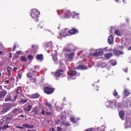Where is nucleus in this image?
<instances>
[{
    "instance_id": "f257e3e1",
    "label": "nucleus",
    "mask_w": 131,
    "mask_h": 131,
    "mask_svg": "<svg viewBox=\"0 0 131 131\" xmlns=\"http://www.w3.org/2000/svg\"><path fill=\"white\" fill-rule=\"evenodd\" d=\"M57 12L58 15L60 14L61 19L69 18L71 15H72L73 18H75L79 14H76L74 12L70 13L69 10H61L59 11H57Z\"/></svg>"
},
{
    "instance_id": "f03ea898",
    "label": "nucleus",
    "mask_w": 131,
    "mask_h": 131,
    "mask_svg": "<svg viewBox=\"0 0 131 131\" xmlns=\"http://www.w3.org/2000/svg\"><path fill=\"white\" fill-rule=\"evenodd\" d=\"M68 74L69 80L74 79L76 78V77L79 75V73H78L75 70H72L69 72Z\"/></svg>"
},
{
    "instance_id": "7ed1b4c3",
    "label": "nucleus",
    "mask_w": 131,
    "mask_h": 131,
    "mask_svg": "<svg viewBox=\"0 0 131 131\" xmlns=\"http://www.w3.org/2000/svg\"><path fill=\"white\" fill-rule=\"evenodd\" d=\"M40 13V12L37 10L35 9H33L31 10V15L32 18H36L35 21H37Z\"/></svg>"
},
{
    "instance_id": "20e7f679",
    "label": "nucleus",
    "mask_w": 131,
    "mask_h": 131,
    "mask_svg": "<svg viewBox=\"0 0 131 131\" xmlns=\"http://www.w3.org/2000/svg\"><path fill=\"white\" fill-rule=\"evenodd\" d=\"M19 98V97L18 95H15L12 99L11 98L9 94H8L5 98V101L6 102H8L10 101H15L16 99L17 98Z\"/></svg>"
},
{
    "instance_id": "39448f33",
    "label": "nucleus",
    "mask_w": 131,
    "mask_h": 131,
    "mask_svg": "<svg viewBox=\"0 0 131 131\" xmlns=\"http://www.w3.org/2000/svg\"><path fill=\"white\" fill-rule=\"evenodd\" d=\"M70 30L68 28H65L63 30L62 32L60 34V37H65L66 36L69 35Z\"/></svg>"
},
{
    "instance_id": "423d86ee",
    "label": "nucleus",
    "mask_w": 131,
    "mask_h": 131,
    "mask_svg": "<svg viewBox=\"0 0 131 131\" xmlns=\"http://www.w3.org/2000/svg\"><path fill=\"white\" fill-rule=\"evenodd\" d=\"M54 89L49 87H46L44 88V91L47 94H50L52 93L54 91Z\"/></svg>"
},
{
    "instance_id": "0eeeda50",
    "label": "nucleus",
    "mask_w": 131,
    "mask_h": 131,
    "mask_svg": "<svg viewBox=\"0 0 131 131\" xmlns=\"http://www.w3.org/2000/svg\"><path fill=\"white\" fill-rule=\"evenodd\" d=\"M72 45L71 44H68L64 47L63 49V51L64 52L70 51H71V47Z\"/></svg>"
},
{
    "instance_id": "6e6552de",
    "label": "nucleus",
    "mask_w": 131,
    "mask_h": 131,
    "mask_svg": "<svg viewBox=\"0 0 131 131\" xmlns=\"http://www.w3.org/2000/svg\"><path fill=\"white\" fill-rule=\"evenodd\" d=\"M32 107L30 104L28 103L26 104L24 106L23 109L26 112L29 111Z\"/></svg>"
},
{
    "instance_id": "1a4fd4ad",
    "label": "nucleus",
    "mask_w": 131,
    "mask_h": 131,
    "mask_svg": "<svg viewBox=\"0 0 131 131\" xmlns=\"http://www.w3.org/2000/svg\"><path fill=\"white\" fill-rule=\"evenodd\" d=\"M74 55V53L73 52L70 54H65V57L66 58H67L69 60H71L73 58Z\"/></svg>"
},
{
    "instance_id": "9d476101",
    "label": "nucleus",
    "mask_w": 131,
    "mask_h": 131,
    "mask_svg": "<svg viewBox=\"0 0 131 131\" xmlns=\"http://www.w3.org/2000/svg\"><path fill=\"white\" fill-rule=\"evenodd\" d=\"M91 54L94 56H97L102 55L103 54V52L102 51H99L98 50H97L96 51Z\"/></svg>"
},
{
    "instance_id": "9b49d317",
    "label": "nucleus",
    "mask_w": 131,
    "mask_h": 131,
    "mask_svg": "<svg viewBox=\"0 0 131 131\" xmlns=\"http://www.w3.org/2000/svg\"><path fill=\"white\" fill-rule=\"evenodd\" d=\"M11 107V105L9 103H6L4 104L3 106L4 109L8 111Z\"/></svg>"
},
{
    "instance_id": "f8f14e48",
    "label": "nucleus",
    "mask_w": 131,
    "mask_h": 131,
    "mask_svg": "<svg viewBox=\"0 0 131 131\" xmlns=\"http://www.w3.org/2000/svg\"><path fill=\"white\" fill-rule=\"evenodd\" d=\"M63 70H60L57 71L55 73V75L56 77L61 76V77H62V75L63 74Z\"/></svg>"
},
{
    "instance_id": "ddd939ff",
    "label": "nucleus",
    "mask_w": 131,
    "mask_h": 131,
    "mask_svg": "<svg viewBox=\"0 0 131 131\" xmlns=\"http://www.w3.org/2000/svg\"><path fill=\"white\" fill-rule=\"evenodd\" d=\"M115 107L117 108H119L123 106V104L121 103L116 102L115 103Z\"/></svg>"
},
{
    "instance_id": "4468645a",
    "label": "nucleus",
    "mask_w": 131,
    "mask_h": 131,
    "mask_svg": "<svg viewBox=\"0 0 131 131\" xmlns=\"http://www.w3.org/2000/svg\"><path fill=\"white\" fill-rule=\"evenodd\" d=\"M78 31L77 29H72L70 30V36L72 34H75L78 33Z\"/></svg>"
},
{
    "instance_id": "2eb2a0df",
    "label": "nucleus",
    "mask_w": 131,
    "mask_h": 131,
    "mask_svg": "<svg viewBox=\"0 0 131 131\" xmlns=\"http://www.w3.org/2000/svg\"><path fill=\"white\" fill-rule=\"evenodd\" d=\"M7 92L5 90H3L0 92V98H3L6 94Z\"/></svg>"
},
{
    "instance_id": "dca6fc26",
    "label": "nucleus",
    "mask_w": 131,
    "mask_h": 131,
    "mask_svg": "<svg viewBox=\"0 0 131 131\" xmlns=\"http://www.w3.org/2000/svg\"><path fill=\"white\" fill-rule=\"evenodd\" d=\"M125 128H127L129 127H131V122L130 121H126L124 125Z\"/></svg>"
},
{
    "instance_id": "f3484780",
    "label": "nucleus",
    "mask_w": 131,
    "mask_h": 131,
    "mask_svg": "<svg viewBox=\"0 0 131 131\" xmlns=\"http://www.w3.org/2000/svg\"><path fill=\"white\" fill-rule=\"evenodd\" d=\"M22 126L24 127V128H33L34 127V126L33 125H29L27 124H25L22 125Z\"/></svg>"
},
{
    "instance_id": "a211bd4d",
    "label": "nucleus",
    "mask_w": 131,
    "mask_h": 131,
    "mask_svg": "<svg viewBox=\"0 0 131 131\" xmlns=\"http://www.w3.org/2000/svg\"><path fill=\"white\" fill-rule=\"evenodd\" d=\"M108 41L109 44H112L113 42V38L112 35L109 36L108 37Z\"/></svg>"
},
{
    "instance_id": "6ab92c4d",
    "label": "nucleus",
    "mask_w": 131,
    "mask_h": 131,
    "mask_svg": "<svg viewBox=\"0 0 131 131\" xmlns=\"http://www.w3.org/2000/svg\"><path fill=\"white\" fill-rule=\"evenodd\" d=\"M113 55L112 53H106L104 55V57L106 59H109Z\"/></svg>"
},
{
    "instance_id": "aec40b11",
    "label": "nucleus",
    "mask_w": 131,
    "mask_h": 131,
    "mask_svg": "<svg viewBox=\"0 0 131 131\" xmlns=\"http://www.w3.org/2000/svg\"><path fill=\"white\" fill-rule=\"evenodd\" d=\"M78 69H80L82 70H84L88 69V67L84 65H81L79 66L78 67Z\"/></svg>"
},
{
    "instance_id": "412c9836",
    "label": "nucleus",
    "mask_w": 131,
    "mask_h": 131,
    "mask_svg": "<svg viewBox=\"0 0 131 131\" xmlns=\"http://www.w3.org/2000/svg\"><path fill=\"white\" fill-rule=\"evenodd\" d=\"M119 115L121 118L122 119H124L125 117H124V113L123 111H121L119 112Z\"/></svg>"
},
{
    "instance_id": "4be33fe9",
    "label": "nucleus",
    "mask_w": 131,
    "mask_h": 131,
    "mask_svg": "<svg viewBox=\"0 0 131 131\" xmlns=\"http://www.w3.org/2000/svg\"><path fill=\"white\" fill-rule=\"evenodd\" d=\"M123 52L121 51L120 50H115L114 52V53L117 55H118L120 54H123Z\"/></svg>"
},
{
    "instance_id": "5701e85b",
    "label": "nucleus",
    "mask_w": 131,
    "mask_h": 131,
    "mask_svg": "<svg viewBox=\"0 0 131 131\" xmlns=\"http://www.w3.org/2000/svg\"><path fill=\"white\" fill-rule=\"evenodd\" d=\"M53 59V60L54 64H57V57L56 55L54 54L53 55H52Z\"/></svg>"
},
{
    "instance_id": "b1692460",
    "label": "nucleus",
    "mask_w": 131,
    "mask_h": 131,
    "mask_svg": "<svg viewBox=\"0 0 131 131\" xmlns=\"http://www.w3.org/2000/svg\"><path fill=\"white\" fill-rule=\"evenodd\" d=\"M36 57L37 60H42L43 59V55L42 54H38L37 55Z\"/></svg>"
},
{
    "instance_id": "393cba45",
    "label": "nucleus",
    "mask_w": 131,
    "mask_h": 131,
    "mask_svg": "<svg viewBox=\"0 0 131 131\" xmlns=\"http://www.w3.org/2000/svg\"><path fill=\"white\" fill-rule=\"evenodd\" d=\"M129 93H130L127 90L125 89L123 93V95L124 96L126 97L128 95Z\"/></svg>"
},
{
    "instance_id": "a878e982",
    "label": "nucleus",
    "mask_w": 131,
    "mask_h": 131,
    "mask_svg": "<svg viewBox=\"0 0 131 131\" xmlns=\"http://www.w3.org/2000/svg\"><path fill=\"white\" fill-rule=\"evenodd\" d=\"M38 110L37 107V106H35L32 112H34L35 115H37L38 114Z\"/></svg>"
},
{
    "instance_id": "bb28decb",
    "label": "nucleus",
    "mask_w": 131,
    "mask_h": 131,
    "mask_svg": "<svg viewBox=\"0 0 131 131\" xmlns=\"http://www.w3.org/2000/svg\"><path fill=\"white\" fill-rule=\"evenodd\" d=\"M19 109L16 108L14 110L12 111V112L14 113L15 115L16 114H18L19 112Z\"/></svg>"
},
{
    "instance_id": "cd10ccee",
    "label": "nucleus",
    "mask_w": 131,
    "mask_h": 131,
    "mask_svg": "<svg viewBox=\"0 0 131 131\" xmlns=\"http://www.w3.org/2000/svg\"><path fill=\"white\" fill-rule=\"evenodd\" d=\"M9 127V126L8 125H4L2 127H0V129L2 130H4V129H6L8 128Z\"/></svg>"
},
{
    "instance_id": "c85d7f7f",
    "label": "nucleus",
    "mask_w": 131,
    "mask_h": 131,
    "mask_svg": "<svg viewBox=\"0 0 131 131\" xmlns=\"http://www.w3.org/2000/svg\"><path fill=\"white\" fill-rule=\"evenodd\" d=\"M40 96V95L38 94H33L32 95V97L33 98H37L39 97Z\"/></svg>"
},
{
    "instance_id": "c756f323",
    "label": "nucleus",
    "mask_w": 131,
    "mask_h": 131,
    "mask_svg": "<svg viewBox=\"0 0 131 131\" xmlns=\"http://www.w3.org/2000/svg\"><path fill=\"white\" fill-rule=\"evenodd\" d=\"M45 104L48 107L49 109L51 111L52 110V106L51 105V104H50L48 102H46L45 103Z\"/></svg>"
},
{
    "instance_id": "7c9ffc66",
    "label": "nucleus",
    "mask_w": 131,
    "mask_h": 131,
    "mask_svg": "<svg viewBox=\"0 0 131 131\" xmlns=\"http://www.w3.org/2000/svg\"><path fill=\"white\" fill-rule=\"evenodd\" d=\"M7 112V111L3 108V109L0 111V115H3Z\"/></svg>"
},
{
    "instance_id": "2f4dec72",
    "label": "nucleus",
    "mask_w": 131,
    "mask_h": 131,
    "mask_svg": "<svg viewBox=\"0 0 131 131\" xmlns=\"http://www.w3.org/2000/svg\"><path fill=\"white\" fill-rule=\"evenodd\" d=\"M20 89L21 87L20 86H19L17 88L16 91V93L17 94H18L20 93L19 91H20Z\"/></svg>"
},
{
    "instance_id": "473e14b6",
    "label": "nucleus",
    "mask_w": 131,
    "mask_h": 131,
    "mask_svg": "<svg viewBox=\"0 0 131 131\" xmlns=\"http://www.w3.org/2000/svg\"><path fill=\"white\" fill-rule=\"evenodd\" d=\"M111 63L112 66H114L116 64V61L114 60H112L111 61Z\"/></svg>"
},
{
    "instance_id": "72a5a7b5",
    "label": "nucleus",
    "mask_w": 131,
    "mask_h": 131,
    "mask_svg": "<svg viewBox=\"0 0 131 131\" xmlns=\"http://www.w3.org/2000/svg\"><path fill=\"white\" fill-rule=\"evenodd\" d=\"M9 115L12 118H14L16 115L14 113H12V112H11L9 113Z\"/></svg>"
},
{
    "instance_id": "f704fd0d",
    "label": "nucleus",
    "mask_w": 131,
    "mask_h": 131,
    "mask_svg": "<svg viewBox=\"0 0 131 131\" xmlns=\"http://www.w3.org/2000/svg\"><path fill=\"white\" fill-rule=\"evenodd\" d=\"M71 121L73 123H76V121L75 119L73 117H71L70 118Z\"/></svg>"
},
{
    "instance_id": "c9c22d12",
    "label": "nucleus",
    "mask_w": 131,
    "mask_h": 131,
    "mask_svg": "<svg viewBox=\"0 0 131 131\" xmlns=\"http://www.w3.org/2000/svg\"><path fill=\"white\" fill-rule=\"evenodd\" d=\"M47 47H52V42H50L47 44L46 46Z\"/></svg>"
},
{
    "instance_id": "e433bc0d",
    "label": "nucleus",
    "mask_w": 131,
    "mask_h": 131,
    "mask_svg": "<svg viewBox=\"0 0 131 131\" xmlns=\"http://www.w3.org/2000/svg\"><path fill=\"white\" fill-rule=\"evenodd\" d=\"M21 60L23 61H26L27 60L26 58L24 56H22L21 57Z\"/></svg>"
},
{
    "instance_id": "4c0bfd02",
    "label": "nucleus",
    "mask_w": 131,
    "mask_h": 131,
    "mask_svg": "<svg viewBox=\"0 0 131 131\" xmlns=\"http://www.w3.org/2000/svg\"><path fill=\"white\" fill-rule=\"evenodd\" d=\"M27 101V99H23L20 100V102L22 103H24L26 102Z\"/></svg>"
},
{
    "instance_id": "58836bf2",
    "label": "nucleus",
    "mask_w": 131,
    "mask_h": 131,
    "mask_svg": "<svg viewBox=\"0 0 131 131\" xmlns=\"http://www.w3.org/2000/svg\"><path fill=\"white\" fill-rule=\"evenodd\" d=\"M106 65V64L105 62H102L101 64V66L102 68H104Z\"/></svg>"
},
{
    "instance_id": "ea45409f",
    "label": "nucleus",
    "mask_w": 131,
    "mask_h": 131,
    "mask_svg": "<svg viewBox=\"0 0 131 131\" xmlns=\"http://www.w3.org/2000/svg\"><path fill=\"white\" fill-rule=\"evenodd\" d=\"M64 125L66 126H68L70 125L69 123L67 122H63Z\"/></svg>"
},
{
    "instance_id": "a19ab883",
    "label": "nucleus",
    "mask_w": 131,
    "mask_h": 131,
    "mask_svg": "<svg viewBox=\"0 0 131 131\" xmlns=\"http://www.w3.org/2000/svg\"><path fill=\"white\" fill-rule=\"evenodd\" d=\"M27 76L29 78H30L32 77V74L31 72H29L27 73Z\"/></svg>"
},
{
    "instance_id": "79ce46f5",
    "label": "nucleus",
    "mask_w": 131,
    "mask_h": 131,
    "mask_svg": "<svg viewBox=\"0 0 131 131\" xmlns=\"http://www.w3.org/2000/svg\"><path fill=\"white\" fill-rule=\"evenodd\" d=\"M115 34H116L117 35H118V36L120 35V33L119 31H117V30L115 32Z\"/></svg>"
},
{
    "instance_id": "37998d69",
    "label": "nucleus",
    "mask_w": 131,
    "mask_h": 131,
    "mask_svg": "<svg viewBox=\"0 0 131 131\" xmlns=\"http://www.w3.org/2000/svg\"><path fill=\"white\" fill-rule=\"evenodd\" d=\"M85 131H95L94 128H90L89 129H87Z\"/></svg>"
},
{
    "instance_id": "c03bdc74",
    "label": "nucleus",
    "mask_w": 131,
    "mask_h": 131,
    "mask_svg": "<svg viewBox=\"0 0 131 131\" xmlns=\"http://www.w3.org/2000/svg\"><path fill=\"white\" fill-rule=\"evenodd\" d=\"M109 106H108V107H111L113 105V102L110 101V103L109 104Z\"/></svg>"
},
{
    "instance_id": "a18cd8bd",
    "label": "nucleus",
    "mask_w": 131,
    "mask_h": 131,
    "mask_svg": "<svg viewBox=\"0 0 131 131\" xmlns=\"http://www.w3.org/2000/svg\"><path fill=\"white\" fill-rule=\"evenodd\" d=\"M110 103V101H108L107 102H106L105 103V105L107 107H108V106H109V104Z\"/></svg>"
},
{
    "instance_id": "49530a36",
    "label": "nucleus",
    "mask_w": 131,
    "mask_h": 131,
    "mask_svg": "<svg viewBox=\"0 0 131 131\" xmlns=\"http://www.w3.org/2000/svg\"><path fill=\"white\" fill-rule=\"evenodd\" d=\"M28 58L29 60H32L33 59V57L31 55H29L28 56Z\"/></svg>"
},
{
    "instance_id": "de8ad7c7",
    "label": "nucleus",
    "mask_w": 131,
    "mask_h": 131,
    "mask_svg": "<svg viewBox=\"0 0 131 131\" xmlns=\"http://www.w3.org/2000/svg\"><path fill=\"white\" fill-rule=\"evenodd\" d=\"M113 95L115 96H117L118 95V93L116 92V91L115 90H114V93H113Z\"/></svg>"
},
{
    "instance_id": "09e8293b",
    "label": "nucleus",
    "mask_w": 131,
    "mask_h": 131,
    "mask_svg": "<svg viewBox=\"0 0 131 131\" xmlns=\"http://www.w3.org/2000/svg\"><path fill=\"white\" fill-rule=\"evenodd\" d=\"M2 121L4 122L7 121V118L6 117L3 118L2 119Z\"/></svg>"
},
{
    "instance_id": "8fccbe9b",
    "label": "nucleus",
    "mask_w": 131,
    "mask_h": 131,
    "mask_svg": "<svg viewBox=\"0 0 131 131\" xmlns=\"http://www.w3.org/2000/svg\"><path fill=\"white\" fill-rule=\"evenodd\" d=\"M7 121L8 120H10L12 119V118L11 117H7Z\"/></svg>"
},
{
    "instance_id": "3c124183",
    "label": "nucleus",
    "mask_w": 131,
    "mask_h": 131,
    "mask_svg": "<svg viewBox=\"0 0 131 131\" xmlns=\"http://www.w3.org/2000/svg\"><path fill=\"white\" fill-rule=\"evenodd\" d=\"M16 128H20L21 129H24V127H20V126H17L16 127Z\"/></svg>"
},
{
    "instance_id": "603ef678",
    "label": "nucleus",
    "mask_w": 131,
    "mask_h": 131,
    "mask_svg": "<svg viewBox=\"0 0 131 131\" xmlns=\"http://www.w3.org/2000/svg\"><path fill=\"white\" fill-rule=\"evenodd\" d=\"M41 113L43 115H44L45 114V111L43 110H42V111L41 112Z\"/></svg>"
},
{
    "instance_id": "864d4df0",
    "label": "nucleus",
    "mask_w": 131,
    "mask_h": 131,
    "mask_svg": "<svg viewBox=\"0 0 131 131\" xmlns=\"http://www.w3.org/2000/svg\"><path fill=\"white\" fill-rule=\"evenodd\" d=\"M57 130L58 131H61V128L59 127H57Z\"/></svg>"
},
{
    "instance_id": "5fc2aeb1",
    "label": "nucleus",
    "mask_w": 131,
    "mask_h": 131,
    "mask_svg": "<svg viewBox=\"0 0 131 131\" xmlns=\"http://www.w3.org/2000/svg\"><path fill=\"white\" fill-rule=\"evenodd\" d=\"M16 54H18V55H19L21 54V51H18L16 52Z\"/></svg>"
},
{
    "instance_id": "6e6d98bb",
    "label": "nucleus",
    "mask_w": 131,
    "mask_h": 131,
    "mask_svg": "<svg viewBox=\"0 0 131 131\" xmlns=\"http://www.w3.org/2000/svg\"><path fill=\"white\" fill-rule=\"evenodd\" d=\"M17 77H18L19 79H20L21 77V74H18Z\"/></svg>"
},
{
    "instance_id": "4d7b16f0",
    "label": "nucleus",
    "mask_w": 131,
    "mask_h": 131,
    "mask_svg": "<svg viewBox=\"0 0 131 131\" xmlns=\"http://www.w3.org/2000/svg\"><path fill=\"white\" fill-rule=\"evenodd\" d=\"M101 127L103 129V130H101V131H104V128H106V127H105L104 126H103V125H102Z\"/></svg>"
},
{
    "instance_id": "13d9d810",
    "label": "nucleus",
    "mask_w": 131,
    "mask_h": 131,
    "mask_svg": "<svg viewBox=\"0 0 131 131\" xmlns=\"http://www.w3.org/2000/svg\"><path fill=\"white\" fill-rule=\"evenodd\" d=\"M49 131H54V130L53 127H51Z\"/></svg>"
},
{
    "instance_id": "bf43d9fd",
    "label": "nucleus",
    "mask_w": 131,
    "mask_h": 131,
    "mask_svg": "<svg viewBox=\"0 0 131 131\" xmlns=\"http://www.w3.org/2000/svg\"><path fill=\"white\" fill-rule=\"evenodd\" d=\"M46 114L47 115H50L51 114L50 112H46Z\"/></svg>"
},
{
    "instance_id": "052dcab7",
    "label": "nucleus",
    "mask_w": 131,
    "mask_h": 131,
    "mask_svg": "<svg viewBox=\"0 0 131 131\" xmlns=\"http://www.w3.org/2000/svg\"><path fill=\"white\" fill-rule=\"evenodd\" d=\"M129 59H130V61H128L129 62L131 63V56L129 58Z\"/></svg>"
},
{
    "instance_id": "680f3d73",
    "label": "nucleus",
    "mask_w": 131,
    "mask_h": 131,
    "mask_svg": "<svg viewBox=\"0 0 131 131\" xmlns=\"http://www.w3.org/2000/svg\"><path fill=\"white\" fill-rule=\"evenodd\" d=\"M27 131H36L34 129L32 130L28 129L27 130Z\"/></svg>"
},
{
    "instance_id": "e2e57ef3",
    "label": "nucleus",
    "mask_w": 131,
    "mask_h": 131,
    "mask_svg": "<svg viewBox=\"0 0 131 131\" xmlns=\"http://www.w3.org/2000/svg\"><path fill=\"white\" fill-rule=\"evenodd\" d=\"M127 70H128V69L127 68H126L124 70V71L125 72H127Z\"/></svg>"
},
{
    "instance_id": "0e129e2a",
    "label": "nucleus",
    "mask_w": 131,
    "mask_h": 131,
    "mask_svg": "<svg viewBox=\"0 0 131 131\" xmlns=\"http://www.w3.org/2000/svg\"><path fill=\"white\" fill-rule=\"evenodd\" d=\"M17 69V68L16 67H14L13 69V70L15 71Z\"/></svg>"
},
{
    "instance_id": "69168bd1",
    "label": "nucleus",
    "mask_w": 131,
    "mask_h": 131,
    "mask_svg": "<svg viewBox=\"0 0 131 131\" xmlns=\"http://www.w3.org/2000/svg\"><path fill=\"white\" fill-rule=\"evenodd\" d=\"M128 50H131V46L129 47L128 49Z\"/></svg>"
},
{
    "instance_id": "338daca9",
    "label": "nucleus",
    "mask_w": 131,
    "mask_h": 131,
    "mask_svg": "<svg viewBox=\"0 0 131 131\" xmlns=\"http://www.w3.org/2000/svg\"><path fill=\"white\" fill-rule=\"evenodd\" d=\"M20 116L21 117L23 118L24 117V116L23 115H21Z\"/></svg>"
},
{
    "instance_id": "774afa93",
    "label": "nucleus",
    "mask_w": 131,
    "mask_h": 131,
    "mask_svg": "<svg viewBox=\"0 0 131 131\" xmlns=\"http://www.w3.org/2000/svg\"><path fill=\"white\" fill-rule=\"evenodd\" d=\"M15 48H16V46H15L14 47V48H13V51H14L15 50Z\"/></svg>"
}]
</instances>
